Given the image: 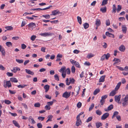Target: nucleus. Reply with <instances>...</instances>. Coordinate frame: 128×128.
Returning a JSON list of instances; mask_svg holds the SVG:
<instances>
[{
    "mask_svg": "<svg viewBox=\"0 0 128 128\" xmlns=\"http://www.w3.org/2000/svg\"><path fill=\"white\" fill-rule=\"evenodd\" d=\"M119 49L120 51L124 52L126 48L124 45H122L120 46L119 48Z\"/></svg>",
    "mask_w": 128,
    "mask_h": 128,
    "instance_id": "9b49d317",
    "label": "nucleus"
},
{
    "mask_svg": "<svg viewBox=\"0 0 128 128\" xmlns=\"http://www.w3.org/2000/svg\"><path fill=\"white\" fill-rule=\"evenodd\" d=\"M82 122L81 120H76V126H78L80 125H81L82 124Z\"/></svg>",
    "mask_w": 128,
    "mask_h": 128,
    "instance_id": "f8f14e48",
    "label": "nucleus"
},
{
    "mask_svg": "<svg viewBox=\"0 0 128 128\" xmlns=\"http://www.w3.org/2000/svg\"><path fill=\"white\" fill-rule=\"evenodd\" d=\"M75 70L74 66H72L71 68L72 72V73H74L75 72Z\"/></svg>",
    "mask_w": 128,
    "mask_h": 128,
    "instance_id": "79ce46f5",
    "label": "nucleus"
},
{
    "mask_svg": "<svg viewBox=\"0 0 128 128\" xmlns=\"http://www.w3.org/2000/svg\"><path fill=\"white\" fill-rule=\"evenodd\" d=\"M6 74L8 76H13V74L12 73L8 72L6 73Z\"/></svg>",
    "mask_w": 128,
    "mask_h": 128,
    "instance_id": "3c124183",
    "label": "nucleus"
},
{
    "mask_svg": "<svg viewBox=\"0 0 128 128\" xmlns=\"http://www.w3.org/2000/svg\"><path fill=\"white\" fill-rule=\"evenodd\" d=\"M27 85H26L23 84V85H21L20 84L17 87L19 88H22L25 87V86H27Z\"/></svg>",
    "mask_w": 128,
    "mask_h": 128,
    "instance_id": "e433bc0d",
    "label": "nucleus"
},
{
    "mask_svg": "<svg viewBox=\"0 0 128 128\" xmlns=\"http://www.w3.org/2000/svg\"><path fill=\"white\" fill-rule=\"evenodd\" d=\"M121 82H119L117 84L116 86V87L114 90H115L117 91L119 89L121 85Z\"/></svg>",
    "mask_w": 128,
    "mask_h": 128,
    "instance_id": "f3484780",
    "label": "nucleus"
},
{
    "mask_svg": "<svg viewBox=\"0 0 128 128\" xmlns=\"http://www.w3.org/2000/svg\"><path fill=\"white\" fill-rule=\"evenodd\" d=\"M10 80L12 82H17L18 80L15 78H10Z\"/></svg>",
    "mask_w": 128,
    "mask_h": 128,
    "instance_id": "dca6fc26",
    "label": "nucleus"
},
{
    "mask_svg": "<svg viewBox=\"0 0 128 128\" xmlns=\"http://www.w3.org/2000/svg\"><path fill=\"white\" fill-rule=\"evenodd\" d=\"M66 68L65 66L62 67L60 69V72L62 71V72H65L64 70Z\"/></svg>",
    "mask_w": 128,
    "mask_h": 128,
    "instance_id": "c03bdc74",
    "label": "nucleus"
},
{
    "mask_svg": "<svg viewBox=\"0 0 128 128\" xmlns=\"http://www.w3.org/2000/svg\"><path fill=\"white\" fill-rule=\"evenodd\" d=\"M94 106V104L92 103V104L90 106L89 108V111H90L93 108Z\"/></svg>",
    "mask_w": 128,
    "mask_h": 128,
    "instance_id": "09e8293b",
    "label": "nucleus"
},
{
    "mask_svg": "<svg viewBox=\"0 0 128 128\" xmlns=\"http://www.w3.org/2000/svg\"><path fill=\"white\" fill-rule=\"evenodd\" d=\"M52 14H50V15H56L57 14L60 13V12L59 10H56L52 11Z\"/></svg>",
    "mask_w": 128,
    "mask_h": 128,
    "instance_id": "9d476101",
    "label": "nucleus"
},
{
    "mask_svg": "<svg viewBox=\"0 0 128 128\" xmlns=\"http://www.w3.org/2000/svg\"><path fill=\"white\" fill-rule=\"evenodd\" d=\"M12 122L14 124L15 126L18 128H19L20 127V126L18 124L16 121L13 120L12 121Z\"/></svg>",
    "mask_w": 128,
    "mask_h": 128,
    "instance_id": "aec40b11",
    "label": "nucleus"
},
{
    "mask_svg": "<svg viewBox=\"0 0 128 128\" xmlns=\"http://www.w3.org/2000/svg\"><path fill=\"white\" fill-rule=\"evenodd\" d=\"M106 35L110 37H112L114 38V35L110 33L109 32H107L106 33Z\"/></svg>",
    "mask_w": 128,
    "mask_h": 128,
    "instance_id": "1a4fd4ad",
    "label": "nucleus"
},
{
    "mask_svg": "<svg viewBox=\"0 0 128 128\" xmlns=\"http://www.w3.org/2000/svg\"><path fill=\"white\" fill-rule=\"evenodd\" d=\"M94 55L92 53H90L88 54L87 56V58H91L94 56Z\"/></svg>",
    "mask_w": 128,
    "mask_h": 128,
    "instance_id": "58836bf2",
    "label": "nucleus"
},
{
    "mask_svg": "<svg viewBox=\"0 0 128 128\" xmlns=\"http://www.w3.org/2000/svg\"><path fill=\"white\" fill-rule=\"evenodd\" d=\"M116 118L117 120L119 121H120L121 120V117L119 115H118L116 116Z\"/></svg>",
    "mask_w": 128,
    "mask_h": 128,
    "instance_id": "774afa93",
    "label": "nucleus"
},
{
    "mask_svg": "<svg viewBox=\"0 0 128 128\" xmlns=\"http://www.w3.org/2000/svg\"><path fill=\"white\" fill-rule=\"evenodd\" d=\"M6 84L7 86H8V88L12 86V85L10 80L7 81Z\"/></svg>",
    "mask_w": 128,
    "mask_h": 128,
    "instance_id": "cd10ccee",
    "label": "nucleus"
},
{
    "mask_svg": "<svg viewBox=\"0 0 128 128\" xmlns=\"http://www.w3.org/2000/svg\"><path fill=\"white\" fill-rule=\"evenodd\" d=\"M37 126L38 128H42V125L40 123H38L37 124Z\"/></svg>",
    "mask_w": 128,
    "mask_h": 128,
    "instance_id": "6e6d98bb",
    "label": "nucleus"
},
{
    "mask_svg": "<svg viewBox=\"0 0 128 128\" xmlns=\"http://www.w3.org/2000/svg\"><path fill=\"white\" fill-rule=\"evenodd\" d=\"M128 100V94H126L124 100V101L127 102Z\"/></svg>",
    "mask_w": 128,
    "mask_h": 128,
    "instance_id": "5fc2aeb1",
    "label": "nucleus"
},
{
    "mask_svg": "<svg viewBox=\"0 0 128 128\" xmlns=\"http://www.w3.org/2000/svg\"><path fill=\"white\" fill-rule=\"evenodd\" d=\"M26 46L24 44H22L21 45V48L22 49H24L26 48Z\"/></svg>",
    "mask_w": 128,
    "mask_h": 128,
    "instance_id": "052dcab7",
    "label": "nucleus"
},
{
    "mask_svg": "<svg viewBox=\"0 0 128 128\" xmlns=\"http://www.w3.org/2000/svg\"><path fill=\"white\" fill-rule=\"evenodd\" d=\"M82 103L80 102H78L77 104V106L78 108H80L82 106Z\"/></svg>",
    "mask_w": 128,
    "mask_h": 128,
    "instance_id": "8fccbe9b",
    "label": "nucleus"
},
{
    "mask_svg": "<svg viewBox=\"0 0 128 128\" xmlns=\"http://www.w3.org/2000/svg\"><path fill=\"white\" fill-rule=\"evenodd\" d=\"M109 114L108 112L104 114L102 116L101 119L102 120H104L109 116Z\"/></svg>",
    "mask_w": 128,
    "mask_h": 128,
    "instance_id": "39448f33",
    "label": "nucleus"
},
{
    "mask_svg": "<svg viewBox=\"0 0 128 128\" xmlns=\"http://www.w3.org/2000/svg\"><path fill=\"white\" fill-rule=\"evenodd\" d=\"M53 116L52 115H49L48 116V119H49V120H50V122L52 121V119L53 118Z\"/></svg>",
    "mask_w": 128,
    "mask_h": 128,
    "instance_id": "603ef678",
    "label": "nucleus"
},
{
    "mask_svg": "<svg viewBox=\"0 0 128 128\" xmlns=\"http://www.w3.org/2000/svg\"><path fill=\"white\" fill-rule=\"evenodd\" d=\"M96 113L97 114L99 115H100L102 114V112L101 111L98 110H96Z\"/></svg>",
    "mask_w": 128,
    "mask_h": 128,
    "instance_id": "13d9d810",
    "label": "nucleus"
},
{
    "mask_svg": "<svg viewBox=\"0 0 128 128\" xmlns=\"http://www.w3.org/2000/svg\"><path fill=\"white\" fill-rule=\"evenodd\" d=\"M42 16L46 19H49L50 18V16L49 14L43 15H42Z\"/></svg>",
    "mask_w": 128,
    "mask_h": 128,
    "instance_id": "4c0bfd02",
    "label": "nucleus"
},
{
    "mask_svg": "<svg viewBox=\"0 0 128 128\" xmlns=\"http://www.w3.org/2000/svg\"><path fill=\"white\" fill-rule=\"evenodd\" d=\"M6 28L8 30H11L13 29L12 27L11 26L6 27Z\"/></svg>",
    "mask_w": 128,
    "mask_h": 128,
    "instance_id": "680f3d73",
    "label": "nucleus"
},
{
    "mask_svg": "<svg viewBox=\"0 0 128 128\" xmlns=\"http://www.w3.org/2000/svg\"><path fill=\"white\" fill-rule=\"evenodd\" d=\"M44 88L45 90V92H46L49 89L50 86L48 84L46 85L44 87Z\"/></svg>",
    "mask_w": 128,
    "mask_h": 128,
    "instance_id": "4468645a",
    "label": "nucleus"
},
{
    "mask_svg": "<svg viewBox=\"0 0 128 128\" xmlns=\"http://www.w3.org/2000/svg\"><path fill=\"white\" fill-rule=\"evenodd\" d=\"M28 120L29 121H30V120H31V121H32L31 123L32 124H34L36 123V122L34 121L32 116H30L29 117Z\"/></svg>",
    "mask_w": 128,
    "mask_h": 128,
    "instance_id": "a211bd4d",
    "label": "nucleus"
},
{
    "mask_svg": "<svg viewBox=\"0 0 128 128\" xmlns=\"http://www.w3.org/2000/svg\"><path fill=\"white\" fill-rule=\"evenodd\" d=\"M66 73V72L67 74H69L70 73V69L69 68H67L65 70Z\"/></svg>",
    "mask_w": 128,
    "mask_h": 128,
    "instance_id": "a19ab883",
    "label": "nucleus"
},
{
    "mask_svg": "<svg viewBox=\"0 0 128 128\" xmlns=\"http://www.w3.org/2000/svg\"><path fill=\"white\" fill-rule=\"evenodd\" d=\"M45 117H42L40 116L38 117V119L39 120H40L41 121H43Z\"/></svg>",
    "mask_w": 128,
    "mask_h": 128,
    "instance_id": "bf43d9fd",
    "label": "nucleus"
},
{
    "mask_svg": "<svg viewBox=\"0 0 128 128\" xmlns=\"http://www.w3.org/2000/svg\"><path fill=\"white\" fill-rule=\"evenodd\" d=\"M96 124L97 128H99L100 127L102 126V124L99 122H96Z\"/></svg>",
    "mask_w": 128,
    "mask_h": 128,
    "instance_id": "6ab92c4d",
    "label": "nucleus"
},
{
    "mask_svg": "<svg viewBox=\"0 0 128 128\" xmlns=\"http://www.w3.org/2000/svg\"><path fill=\"white\" fill-rule=\"evenodd\" d=\"M0 52H1L2 55L5 56V51L4 49L1 45H0Z\"/></svg>",
    "mask_w": 128,
    "mask_h": 128,
    "instance_id": "0eeeda50",
    "label": "nucleus"
},
{
    "mask_svg": "<svg viewBox=\"0 0 128 128\" xmlns=\"http://www.w3.org/2000/svg\"><path fill=\"white\" fill-rule=\"evenodd\" d=\"M44 108L46 110H50V107L48 105H46L44 107Z\"/></svg>",
    "mask_w": 128,
    "mask_h": 128,
    "instance_id": "a18cd8bd",
    "label": "nucleus"
},
{
    "mask_svg": "<svg viewBox=\"0 0 128 128\" xmlns=\"http://www.w3.org/2000/svg\"><path fill=\"white\" fill-rule=\"evenodd\" d=\"M53 34L50 32H45L40 34L42 36H52Z\"/></svg>",
    "mask_w": 128,
    "mask_h": 128,
    "instance_id": "20e7f679",
    "label": "nucleus"
},
{
    "mask_svg": "<svg viewBox=\"0 0 128 128\" xmlns=\"http://www.w3.org/2000/svg\"><path fill=\"white\" fill-rule=\"evenodd\" d=\"M70 92L68 93L67 92H66L63 94L62 96L66 98H68L70 96Z\"/></svg>",
    "mask_w": 128,
    "mask_h": 128,
    "instance_id": "f03ea898",
    "label": "nucleus"
},
{
    "mask_svg": "<svg viewBox=\"0 0 128 128\" xmlns=\"http://www.w3.org/2000/svg\"><path fill=\"white\" fill-rule=\"evenodd\" d=\"M6 45L8 47H11L12 46V44L11 42H6Z\"/></svg>",
    "mask_w": 128,
    "mask_h": 128,
    "instance_id": "a878e982",
    "label": "nucleus"
},
{
    "mask_svg": "<svg viewBox=\"0 0 128 128\" xmlns=\"http://www.w3.org/2000/svg\"><path fill=\"white\" fill-rule=\"evenodd\" d=\"M101 22L99 19H97L96 21V25L97 26H100V25Z\"/></svg>",
    "mask_w": 128,
    "mask_h": 128,
    "instance_id": "4be33fe9",
    "label": "nucleus"
},
{
    "mask_svg": "<svg viewBox=\"0 0 128 128\" xmlns=\"http://www.w3.org/2000/svg\"><path fill=\"white\" fill-rule=\"evenodd\" d=\"M121 6L120 5H118V8L117 9V12H118L121 9Z\"/></svg>",
    "mask_w": 128,
    "mask_h": 128,
    "instance_id": "37998d69",
    "label": "nucleus"
},
{
    "mask_svg": "<svg viewBox=\"0 0 128 128\" xmlns=\"http://www.w3.org/2000/svg\"><path fill=\"white\" fill-rule=\"evenodd\" d=\"M78 21L79 23L80 24H82V19L81 18L80 16H78L77 17Z\"/></svg>",
    "mask_w": 128,
    "mask_h": 128,
    "instance_id": "473e14b6",
    "label": "nucleus"
},
{
    "mask_svg": "<svg viewBox=\"0 0 128 128\" xmlns=\"http://www.w3.org/2000/svg\"><path fill=\"white\" fill-rule=\"evenodd\" d=\"M7 82V81L6 80H4L3 82V86L4 87L6 88L7 87V86L6 85V84Z\"/></svg>",
    "mask_w": 128,
    "mask_h": 128,
    "instance_id": "de8ad7c7",
    "label": "nucleus"
},
{
    "mask_svg": "<svg viewBox=\"0 0 128 128\" xmlns=\"http://www.w3.org/2000/svg\"><path fill=\"white\" fill-rule=\"evenodd\" d=\"M92 119V116H90L89 117L87 120H86V122H89L91 121Z\"/></svg>",
    "mask_w": 128,
    "mask_h": 128,
    "instance_id": "49530a36",
    "label": "nucleus"
},
{
    "mask_svg": "<svg viewBox=\"0 0 128 128\" xmlns=\"http://www.w3.org/2000/svg\"><path fill=\"white\" fill-rule=\"evenodd\" d=\"M40 106V103L39 102H37L36 103H35L34 104V106L36 108H39V107Z\"/></svg>",
    "mask_w": 128,
    "mask_h": 128,
    "instance_id": "f704fd0d",
    "label": "nucleus"
},
{
    "mask_svg": "<svg viewBox=\"0 0 128 128\" xmlns=\"http://www.w3.org/2000/svg\"><path fill=\"white\" fill-rule=\"evenodd\" d=\"M114 108L113 105L112 104L110 105L108 108L107 109L106 108L104 109V110L106 112H108L110 110L113 109Z\"/></svg>",
    "mask_w": 128,
    "mask_h": 128,
    "instance_id": "6e6552de",
    "label": "nucleus"
},
{
    "mask_svg": "<svg viewBox=\"0 0 128 128\" xmlns=\"http://www.w3.org/2000/svg\"><path fill=\"white\" fill-rule=\"evenodd\" d=\"M106 7L104 8H102L100 9V11L104 13L106 12Z\"/></svg>",
    "mask_w": 128,
    "mask_h": 128,
    "instance_id": "c756f323",
    "label": "nucleus"
},
{
    "mask_svg": "<svg viewBox=\"0 0 128 128\" xmlns=\"http://www.w3.org/2000/svg\"><path fill=\"white\" fill-rule=\"evenodd\" d=\"M108 0H103L102 2V5L104 6L106 4L108 3Z\"/></svg>",
    "mask_w": 128,
    "mask_h": 128,
    "instance_id": "2f4dec72",
    "label": "nucleus"
},
{
    "mask_svg": "<svg viewBox=\"0 0 128 128\" xmlns=\"http://www.w3.org/2000/svg\"><path fill=\"white\" fill-rule=\"evenodd\" d=\"M104 55L106 60H108L110 56V54L108 53H107L106 54H104Z\"/></svg>",
    "mask_w": 128,
    "mask_h": 128,
    "instance_id": "7c9ffc66",
    "label": "nucleus"
},
{
    "mask_svg": "<svg viewBox=\"0 0 128 128\" xmlns=\"http://www.w3.org/2000/svg\"><path fill=\"white\" fill-rule=\"evenodd\" d=\"M119 114L118 112L117 111H115L114 112L113 114L112 117V118L113 119L115 117H116V116L118 115Z\"/></svg>",
    "mask_w": 128,
    "mask_h": 128,
    "instance_id": "412c9836",
    "label": "nucleus"
},
{
    "mask_svg": "<svg viewBox=\"0 0 128 128\" xmlns=\"http://www.w3.org/2000/svg\"><path fill=\"white\" fill-rule=\"evenodd\" d=\"M25 71L28 74H31V75H33L34 74V73L33 72L29 70L26 69Z\"/></svg>",
    "mask_w": 128,
    "mask_h": 128,
    "instance_id": "2eb2a0df",
    "label": "nucleus"
},
{
    "mask_svg": "<svg viewBox=\"0 0 128 128\" xmlns=\"http://www.w3.org/2000/svg\"><path fill=\"white\" fill-rule=\"evenodd\" d=\"M36 37V36L33 35L31 37V40L32 41H34L35 40Z\"/></svg>",
    "mask_w": 128,
    "mask_h": 128,
    "instance_id": "4d7b16f0",
    "label": "nucleus"
},
{
    "mask_svg": "<svg viewBox=\"0 0 128 128\" xmlns=\"http://www.w3.org/2000/svg\"><path fill=\"white\" fill-rule=\"evenodd\" d=\"M4 102L5 104H9L11 103V102L8 100H5Z\"/></svg>",
    "mask_w": 128,
    "mask_h": 128,
    "instance_id": "864d4df0",
    "label": "nucleus"
},
{
    "mask_svg": "<svg viewBox=\"0 0 128 128\" xmlns=\"http://www.w3.org/2000/svg\"><path fill=\"white\" fill-rule=\"evenodd\" d=\"M116 90H113L111 91L110 94L109 96H114L116 94Z\"/></svg>",
    "mask_w": 128,
    "mask_h": 128,
    "instance_id": "5701e85b",
    "label": "nucleus"
},
{
    "mask_svg": "<svg viewBox=\"0 0 128 128\" xmlns=\"http://www.w3.org/2000/svg\"><path fill=\"white\" fill-rule=\"evenodd\" d=\"M106 24L107 26H109L110 24V20L109 19L107 20L106 21Z\"/></svg>",
    "mask_w": 128,
    "mask_h": 128,
    "instance_id": "69168bd1",
    "label": "nucleus"
},
{
    "mask_svg": "<svg viewBox=\"0 0 128 128\" xmlns=\"http://www.w3.org/2000/svg\"><path fill=\"white\" fill-rule=\"evenodd\" d=\"M66 85L68 86L70 85V82H69V80L68 78H66Z\"/></svg>",
    "mask_w": 128,
    "mask_h": 128,
    "instance_id": "0e129e2a",
    "label": "nucleus"
},
{
    "mask_svg": "<svg viewBox=\"0 0 128 128\" xmlns=\"http://www.w3.org/2000/svg\"><path fill=\"white\" fill-rule=\"evenodd\" d=\"M116 7L115 4H113V5L112 9V13H115L116 12Z\"/></svg>",
    "mask_w": 128,
    "mask_h": 128,
    "instance_id": "b1692460",
    "label": "nucleus"
},
{
    "mask_svg": "<svg viewBox=\"0 0 128 128\" xmlns=\"http://www.w3.org/2000/svg\"><path fill=\"white\" fill-rule=\"evenodd\" d=\"M121 98V95H119L118 96L116 95L114 96V98L115 101L118 103H119V102Z\"/></svg>",
    "mask_w": 128,
    "mask_h": 128,
    "instance_id": "7ed1b4c3",
    "label": "nucleus"
},
{
    "mask_svg": "<svg viewBox=\"0 0 128 128\" xmlns=\"http://www.w3.org/2000/svg\"><path fill=\"white\" fill-rule=\"evenodd\" d=\"M54 78L57 81L59 80V77L57 74H56L54 75Z\"/></svg>",
    "mask_w": 128,
    "mask_h": 128,
    "instance_id": "ea45409f",
    "label": "nucleus"
},
{
    "mask_svg": "<svg viewBox=\"0 0 128 128\" xmlns=\"http://www.w3.org/2000/svg\"><path fill=\"white\" fill-rule=\"evenodd\" d=\"M75 80L73 78H70V83L74 84V83Z\"/></svg>",
    "mask_w": 128,
    "mask_h": 128,
    "instance_id": "72a5a7b5",
    "label": "nucleus"
},
{
    "mask_svg": "<svg viewBox=\"0 0 128 128\" xmlns=\"http://www.w3.org/2000/svg\"><path fill=\"white\" fill-rule=\"evenodd\" d=\"M28 26L29 27H33L34 26L35 27L36 26V24L33 22H31L28 25Z\"/></svg>",
    "mask_w": 128,
    "mask_h": 128,
    "instance_id": "393cba45",
    "label": "nucleus"
},
{
    "mask_svg": "<svg viewBox=\"0 0 128 128\" xmlns=\"http://www.w3.org/2000/svg\"><path fill=\"white\" fill-rule=\"evenodd\" d=\"M122 104L123 106H125L128 105V102H127L124 101V102H123Z\"/></svg>",
    "mask_w": 128,
    "mask_h": 128,
    "instance_id": "338daca9",
    "label": "nucleus"
},
{
    "mask_svg": "<svg viewBox=\"0 0 128 128\" xmlns=\"http://www.w3.org/2000/svg\"><path fill=\"white\" fill-rule=\"evenodd\" d=\"M70 62L72 64L75 65L76 67L78 68H80V65L78 62L72 59L70 60Z\"/></svg>",
    "mask_w": 128,
    "mask_h": 128,
    "instance_id": "f257e3e1",
    "label": "nucleus"
},
{
    "mask_svg": "<svg viewBox=\"0 0 128 128\" xmlns=\"http://www.w3.org/2000/svg\"><path fill=\"white\" fill-rule=\"evenodd\" d=\"M105 102V100H104L101 99L100 101V103L101 105H103L104 103Z\"/></svg>",
    "mask_w": 128,
    "mask_h": 128,
    "instance_id": "e2e57ef3",
    "label": "nucleus"
},
{
    "mask_svg": "<svg viewBox=\"0 0 128 128\" xmlns=\"http://www.w3.org/2000/svg\"><path fill=\"white\" fill-rule=\"evenodd\" d=\"M16 61L20 64L24 62V60H19L17 59H16Z\"/></svg>",
    "mask_w": 128,
    "mask_h": 128,
    "instance_id": "c9c22d12",
    "label": "nucleus"
},
{
    "mask_svg": "<svg viewBox=\"0 0 128 128\" xmlns=\"http://www.w3.org/2000/svg\"><path fill=\"white\" fill-rule=\"evenodd\" d=\"M122 32L125 34L126 33L127 30V27L126 25H123L122 26Z\"/></svg>",
    "mask_w": 128,
    "mask_h": 128,
    "instance_id": "423d86ee",
    "label": "nucleus"
},
{
    "mask_svg": "<svg viewBox=\"0 0 128 128\" xmlns=\"http://www.w3.org/2000/svg\"><path fill=\"white\" fill-rule=\"evenodd\" d=\"M106 76L105 75L102 76L99 79V82H103L104 81V79Z\"/></svg>",
    "mask_w": 128,
    "mask_h": 128,
    "instance_id": "ddd939ff",
    "label": "nucleus"
},
{
    "mask_svg": "<svg viewBox=\"0 0 128 128\" xmlns=\"http://www.w3.org/2000/svg\"><path fill=\"white\" fill-rule=\"evenodd\" d=\"M100 90L99 89H96L94 92V95H96L99 92Z\"/></svg>",
    "mask_w": 128,
    "mask_h": 128,
    "instance_id": "c85d7f7f",
    "label": "nucleus"
},
{
    "mask_svg": "<svg viewBox=\"0 0 128 128\" xmlns=\"http://www.w3.org/2000/svg\"><path fill=\"white\" fill-rule=\"evenodd\" d=\"M83 26L84 28L86 29L88 28L89 26L87 22H86L83 24Z\"/></svg>",
    "mask_w": 128,
    "mask_h": 128,
    "instance_id": "bb28decb",
    "label": "nucleus"
}]
</instances>
